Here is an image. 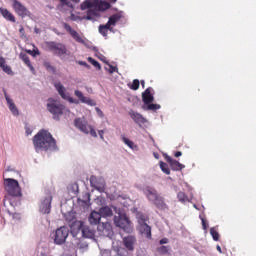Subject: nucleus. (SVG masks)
I'll return each instance as SVG.
<instances>
[{
  "label": "nucleus",
  "instance_id": "nucleus-1",
  "mask_svg": "<svg viewBox=\"0 0 256 256\" xmlns=\"http://www.w3.org/2000/svg\"><path fill=\"white\" fill-rule=\"evenodd\" d=\"M36 151H55L57 149V141L45 129L40 130L32 139Z\"/></svg>",
  "mask_w": 256,
  "mask_h": 256
},
{
  "label": "nucleus",
  "instance_id": "nucleus-2",
  "mask_svg": "<svg viewBox=\"0 0 256 256\" xmlns=\"http://www.w3.org/2000/svg\"><path fill=\"white\" fill-rule=\"evenodd\" d=\"M143 193L147 197L148 201L153 203V205L156 207V209H159V211L169 209V206H167V203H165V198L161 196V194H159L155 188L147 186L144 188Z\"/></svg>",
  "mask_w": 256,
  "mask_h": 256
},
{
  "label": "nucleus",
  "instance_id": "nucleus-3",
  "mask_svg": "<svg viewBox=\"0 0 256 256\" xmlns=\"http://www.w3.org/2000/svg\"><path fill=\"white\" fill-rule=\"evenodd\" d=\"M101 213L97 211L91 212L89 216V222L91 225H98V231H101L104 235H107V237H113V227L111 226V223H100L101 221Z\"/></svg>",
  "mask_w": 256,
  "mask_h": 256
},
{
  "label": "nucleus",
  "instance_id": "nucleus-4",
  "mask_svg": "<svg viewBox=\"0 0 256 256\" xmlns=\"http://www.w3.org/2000/svg\"><path fill=\"white\" fill-rule=\"evenodd\" d=\"M46 51H50L53 55L57 57H63V55H67V46L65 44L55 41L45 42Z\"/></svg>",
  "mask_w": 256,
  "mask_h": 256
},
{
  "label": "nucleus",
  "instance_id": "nucleus-5",
  "mask_svg": "<svg viewBox=\"0 0 256 256\" xmlns=\"http://www.w3.org/2000/svg\"><path fill=\"white\" fill-rule=\"evenodd\" d=\"M4 189L8 196H23V193L21 192V186H19V181L13 178L4 179Z\"/></svg>",
  "mask_w": 256,
  "mask_h": 256
},
{
  "label": "nucleus",
  "instance_id": "nucleus-6",
  "mask_svg": "<svg viewBox=\"0 0 256 256\" xmlns=\"http://www.w3.org/2000/svg\"><path fill=\"white\" fill-rule=\"evenodd\" d=\"M74 126L76 127V129H79V131H81L85 135H89L90 133L91 137L97 138V132L95 131V128L89 125L85 118H76L74 120Z\"/></svg>",
  "mask_w": 256,
  "mask_h": 256
},
{
  "label": "nucleus",
  "instance_id": "nucleus-7",
  "mask_svg": "<svg viewBox=\"0 0 256 256\" xmlns=\"http://www.w3.org/2000/svg\"><path fill=\"white\" fill-rule=\"evenodd\" d=\"M95 7V0H85L81 5L80 9L82 11H85V9H89L87 11L86 16H83L80 18L81 21L86 20V21H95V17H97V13L95 10H92L91 8Z\"/></svg>",
  "mask_w": 256,
  "mask_h": 256
},
{
  "label": "nucleus",
  "instance_id": "nucleus-8",
  "mask_svg": "<svg viewBox=\"0 0 256 256\" xmlns=\"http://www.w3.org/2000/svg\"><path fill=\"white\" fill-rule=\"evenodd\" d=\"M47 109L49 113H51L54 117H59V115H63V112L65 111V105L61 104L59 101L53 98H49Z\"/></svg>",
  "mask_w": 256,
  "mask_h": 256
},
{
  "label": "nucleus",
  "instance_id": "nucleus-9",
  "mask_svg": "<svg viewBox=\"0 0 256 256\" xmlns=\"http://www.w3.org/2000/svg\"><path fill=\"white\" fill-rule=\"evenodd\" d=\"M114 223L116 227L123 229L126 233H131L133 228L131 227V221L126 215L119 214L118 216L114 217Z\"/></svg>",
  "mask_w": 256,
  "mask_h": 256
},
{
  "label": "nucleus",
  "instance_id": "nucleus-10",
  "mask_svg": "<svg viewBox=\"0 0 256 256\" xmlns=\"http://www.w3.org/2000/svg\"><path fill=\"white\" fill-rule=\"evenodd\" d=\"M67 237H69V228L66 226L58 228L54 234L55 245H63L67 241Z\"/></svg>",
  "mask_w": 256,
  "mask_h": 256
},
{
  "label": "nucleus",
  "instance_id": "nucleus-11",
  "mask_svg": "<svg viewBox=\"0 0 256 256\" xmlns=\"http://www.w3.org/2000/svg\"><path fill=\"white\" fill-rule=\"evenodd\" d=\"M52 201H53L52 195L46 196L40 204V213H43L44 215H49L51 213Z\"/></svg>",
  "mask_w": 256,
  "mask_h": 256
},
{
  "label": "nucleus",
  "instance_id": "nucleus-12",
  "mask_svg": "<svg viewBox=\"0 0 256 256\" xmlns=\"http://www.w3.org/2000/svg\"><path fill=\"white\" fill-rule=\"evenodd\" d=\"M54 87L56 88V90L58 91L60 97H62V99H66V101H69V103H79V101H76L75 99H73V97L69 96V94H67V92H65V86H63V84H61V82L56 83L54 85Z\"/></svg>",
  "mask_w": 256,
  "mask_h": 256
},
{
  "label": "nucleus",
  "instance_id": "nucleus-13",
  "mask_svg": "<svg viewBox=\"0 0 256 256\" xmlns=\"http://www.w3.org/2000/svg\"><path fill=\"white\" fill-rule=\"evenodd\" d=\"M12 7L15 13L19 15V17H27V15H29V10L27 9V7H25V5H22V3L18 0H14Z\"/></svg>",
  "mask_w": 256,
  "mask_h": 256
},
{
  "label": "nucleus",
  "instance_id": "nucleus-14",
  "mask_svg": "<svg viewBox=\"0 0 256 256\" xmlns=\"http://www.w3.org/2000/svg\"><path fill=\"white\" fill-rule=\"evenodd\" d=\"M21 197L22 196L13 195L5 196L4 207H7V205H10V207H12L13 209H15V207H19V205H21Z\"/></svg>",
  "mask_w": 256,
  "mask_h": 256
},
{
  "label": "nucleus",
  "instance_id": "nucleus-15",
  "mask_svg": "<svg viewBox=\"0 0 256 256\" xmlns=\"http://www.w3.org/2000/svg\"><path fill=\"white\" fill-rule=\"evenodd\" d=\"M63 27L67 31V33L71 35L72 39L76 40L77 43H85V40H83L81 35H79V32L71 28V25L64 23Z\"/></svg>",
  "mask_w": 256,
  "mask_h": 256
},
{
  "label": "nucleus",
  "instance_id": "nucleus-16",
  "mask_svg": "<svg viewBox=\"0 0 256 256\" xmlns=\"http://www.w3.org/2000/svg\"><path fill=\"white\" fill-rule=\"evenodd\" d=\"M85 226L83 225V221L75 220L70 224V231L73 235V237H77L79 233L83 232V228Z\"/></svg>",
  "mask_w": 256,
  "mask_h": 256
},
{
  "label": "nucleus",
  "instance_id": "nucleus-17",
  "mask_svg": "<svg viewBox=\"0 0 256 256\" xmlns=\"http://www.w3.org/2000/svg\"><path fill=\"white\" fill-rule=\"evenodd\" d=\"M129 115H130L131 119L134 121V123H136V125H139V127H141V125H145V123H147V118L143 117L141 115V113L131 110L129 112Z\"/></svg>",
  "mask_w": 256,
  "mask_h": 256
},
{
  "label": "nucleus",
  "instance_id": "nucleus-18",
  "mask_svg": "<svg viewBox=\"0 0 256 256\" xmlns=\"http://www.w3.org/2000/svg\"><path fill=\"white\" fill-rule=\"evenodd\" d=\"M135 243H137V238H135V236H127L123 238V245L127 251H135Z\"/></svg>",
  "mask_w": 256,
  "mask_h": 256
},
{
  "label": "nucleus",
  "instance_id": "nucleus-19",
  "mask_svg": "<svg viewBox=\"0 0 256 256\" xmlns=\"http://www.w3.org/2000/svg\"><path fill=\"white\" fill-rule=\"evenodd\" d=\"M74 95L81 101V103H85L86 105H90V107H95V105H97V103L94 102V100H92L89 97H85L83 95V92H81L79 90H75Z\"/></svg>",
  "mask_w": 256,
  "mask_h": 256
},
{
  "label": "nucleus",
  "instance_id": "nucleus-20",
  "mask_svg": "<svg viewBox=\"0 0 256 256\" xmlns=\"http://www.w3.org/2000/svg\"><path fill=\"white\" fill-rule=\"evenodd\" d=\"M165 159L167 163H169L172 171H183V169H185V165L175 159H172L170 156H166Z\"/></svg>",
  "mask_w": 256,
  "mask_h": 256
},
{
  "label": "nucleus",
  "instance_id": "nucleus-21",
  "mask_svg": "<svg viewBox=\"0 0 256 256\" xmlns=\"http://www.w3.org/2000/svg\"><path fill=\"white\" fill-rule=\"evenodd\" d=\"M153 88L149 87L142 93V101L144 105H149V103H153L155 101V97L153 96Z\"/></svg>",
  "mask_w": 256,
  "mask_h": 256
},
{
  "label": "nucleus",
  "instance_id": "nucleus-22",
  "mask_svg": "<svg viewBox=\"0 0 256 256\" xmlns=\"http://www.w3.org/2000/svg\"><path fill=\"white\" fill-rule=\"evenodd\" d=\"M138 231L141 233V235H144L146 239H151V226H149L147 223L139 224Z\"/></svg>",
  "mask_w": 256,
  "mask_h": 256
},
{
  "label": "nucleus",
  "instance_id": "nucleus-23",
  "mask_svg": "<svg viewBox=\"0 0 256 256\" xmlns=\"http://www.w3.org/2000/svg\"><path fill=\"white\" fill-rule=\"evenodd\" d=\"M111 7V3L105 0H94V9L98 11H107Z\"/></svg>",
  "mask_w": 256,
  "mask_h": 256
},
{
  "label": "nucleus",
  "instance_id": "nucleus-24",
  "mask_svg": "<svg viewBox=\"0 0 256 256\" xmlns=\"http://www.w3.org/2000/svg\"><path fill=\"white\" fill-rule=\"evenodd\" d=\"M0 14L6 21H10V23H15V16L13 13L7 10V8H0Z\"/></svg>",
  "mask_w": 256,
  "mask_h": 256
},
{
  "label": "nucleus",
  "instance_id": "nucleus-25",
  "mask_svg": "<svg viewBox=\"0 0 256 256\" xmlns=\"http://www.w3.org/2000/svg\"><path fill=\"white\" fill-rule=\"evenodd\" d=\"M20 59L29 67L30 71L35 74V67H33V64H31V60L29 59V56L26 53L21 52L19 55Z\"/></svg>",
  "mask_w": 256,
  "mask_h": 256
},
{
  "label": "nucleus",
  "instance_id": "nucleus-26",
  "mask_svg": "<svg viewBox=\"0 0 256 256\" xmlns=\"http://www.w3.org/2000/svg\"><path fill=\"white\" fill-rule=\"evenodd\" d=\"M5 99L7 101V105L11 113H13L14 115H19V110L17 109V106L13 102V99L9 98L7 94H5Z\"/></svg>",
  "mask_w": 256,
  "mask_h": 256
},
{
  "label": "nucleus",
  "instance_id": "nucleus-27",
  "mask_svg": "<svg viewBox=\"0 0 256 256\" xmlns=\"http://www.w3.org/2000/svg\"><path fill=\"white\" fill-rule=\"evenodd\" d=\"M61 7H69V9H75V5L80 3V0H58Z\"/></svg>",
  "mask_w": 256,
  "mask_h": 256
},
{
  "label": "nucleus",
  "instance_id": "nucleus-28",
  "mask_svg": "<svg viewBox=\"0 0 256 256\" xmlns=\"http://www.w3.org/2000/svg\"><path fill=\"white\" fill-rule=\"evenodd\" d=\"M81 233L82 237H85L86 239H93V237H95V230L89 228L88 226H84Z\"/></svg>",
  "mask_w": 256,
  "mask_h": 256
},
{
  "label": "nucleus",
  "instance_id": "nucleus-29",
  "mask_svg": "<svg viewBox=\"0 0 256 256\" xmlns=\"http://www.w3.org/2000/svg\"><path fill=\"white\" fill-rule=\"evenodd\" d=\"M83 198L84 199L78 198V205H81V207H89V203L91 201V194L85 193Z\"/></svg>",
  "mask_w": 256,
  "mask_h": 256
},
{
  "label": "nucleus",
  "instance_id": "nucleus-30",
  "mask_svg": "<svg viewBox=\"0 0 256 256\" xmlns=\"http://www.w3.org/2000/svg\"><path fill=\"white\" fill-rule=\"evenodd\" d=\"M142 109H144V111H158V109H161V105L153 104L152 102V103L143 105Z\"/></svg>",
  "mask_w": 256,
  "mask_h": 256
},
{
  "label": "nucleus",
  "instance_id": "nucleus-31",
  "mask_svg": "<svg viewBox=\"0 0 256 256\" xmlns=\"http://www.w3.org/2000/svg\"><path fill=\"white\" fill-rule=\"evenodd\" d=\"M99 213L101 217H111V215H113V210H111L109 206H105L100 208Z\"/></svg>",
  "mask_w": 256,
  "mask_h": 256
},
{
  "label": "nucleus",
  "instance_id": "nucleus-32",
  "mask_svg": "<svg viewBox=\"0 0 256 256\" xmlns=\"http://www.w3.org/2000/svg\"><path fill=\"white\" fill-rule=\"evenodd\" d=\"M110 25L112 27H115V25H117L118 21H121V15L120 14H114L112 16L109 17Z\"/></svg>",
  "mask_w": 256,
  "mask_h": 256
},
{
  "label": "nucleus",
  "instance_id": "nucleus-33",
  "mask_svg": "<svg viewBox=\"0 0 256 256\" xmlns=\"http://www.w3.org/2000/svg\"><path fill=\"white\" fill-rule=\"evenodd\" d=\"M160 169L165 173V175H171V170L169 169V165L163 161H160Z\"/></svg>",
  "mask_w": 256,
  "mask_h": 256
},
{
  "label": "nucleus",
  "instance_id": "nucleus-34",
  "mask_svg": "<svg viewBox=\"0 0 256 256\" xmlns=\"http://www.w3.org/2000/svg\"><path fill=\"white\" fill-rule=\"evenodd\" d=\"M177 197H178V201H180V203H187V201H189L187 194H185L184 192H179Z\"/></svg>",
  "mask_w": 256,
  "mask_h": 256
},
{
  "label": "nucleus",
  "instance_id": "nucleus-35",
  "mask_svg": "<svg viewBox=\"0 0 256 256\" xmlns=\"http://www.w3.org/2000/svg\"><path fill=\"white\" fill-rule=\"evenodd\" d=\"M96 180H97V178L95 176H92L90 178L91 187H94V189H97L98 191H103V188L99 187V185H97V182H95Z\"/></svg>",
  "mask_w": 256,
  "mask_h": 256
},
{
  "label": "nucleus",
  "instance_id": "nucleus-36",
  "mask_svg": "<svg viewBox=\"0 0 256 256\" xmlns=\"http://www.w3.org/2000/svg\"><path fill=\"white\" fill-rule=\"evenodd\" d=\"M139 85H140V82L138 79H134L132 84H129V89H131L132 91H137V89H139Z\"/></svg>",
  "mask_w": 256,
  "mask_h": 256
},
{
  "label": "nucleus",
  "instance_id": "nucleus-37",
  "mask_svg": "<svg viewBox=\"0 0 256 256\" xmlns=\"http://www.w3.org/2000/svg\"><path fill=\"white\" fill-rule=\"evenodd\" d=\"M98 31L100 33V35L102 37H105V39H107V35L109 33V30L107 28H105L104 26L100 25L99 28H98Z\"/></svg>",
  "mask_w": 256,
  "mask_h": 256
},
{
  "label": "nucleus",
  "instance_id": "nucleus-38",
  "mask_svg": "<svg viewBox=\"0 0 256 256\" xmlns=\"http://www.w3.org/2000/svg\"><path fill=\"white\" fill-rule=\"evenodd\" d=\"M8 213H9V215H11V217H12V219H14V221H20L21 213L13 212V210H10V209H8Z\"/></svg>",
  "mask_w": 256,
  "mask_h": 256
},
{
  "label": "nucleus",
  "instance_id": "nucleus-39",
  "mask_svg": "<svg viewBox=\"0 0 256 256\" xmlns=\"http://www.w3.org/2000/svg\"><path fill=\"white\" fill-rule=\"evenodd\" d=\"M88 62H90L91 65H93L94 67H96V69L101 71V64H99L97 60L93 59L92 57H88Z\"/></svg>",
  "mask_w": 256,
  "mask_h": 256
},
{
  "label": "nucleus",
  "instance_id": "nucleus-40",
  "mask_svg": "<svg viewBox=\"0 0 256 256\" xmlns=\"http://www.w3.org/2000/svg\"><path fill=\"white\" fill-rule=\"evenodd\" d=\"M210 235L212 236L214 241H219V232H217L215 228L210 229Z\"/></svg>",
  "mask_w": 256,
  "mask_h": 256
},
{
  "label": "nucleus",
  "instance_id": "nucleus-41",
  "mask_svg": "<svg viewBox=\"0 0 256 256\" xmlns=\"http://www.w3.org/2000/svg\"><path fill=\"white\" fill-rule=\"evenodd\" d=\"M122 141L123 143H125V145H127L130 149H133V146L135 145V143H133V141L129 140L127 137L123 136L122 137Z\"/></svg>",
  "mask_w": 256,
  "mask_h": 256
},
{
  "label": "nucleus",
  "instance_id": "nucleus-42",
  "mask_svg": "<svg viewBox=\"0 0 256 256\" xmlns=\"http://www.w3.org/2000/svg\"><path fill=\"white\" fill-rule=\"evenodd\" d=\"M157 251L160 253V255H167V253H169V247L161 246L157 249Z\"/></svg>",
  "mask_w": 256,
  "mask_h": 256
},
{
  "label": "nucleus",
  "instance_id": "nucleus-43",
  "mask_svg": "<svg viewBox=\"0 0 256 256\" xmlns=\"http://www.w3.org/2000/svg\"><path fill=\"white\" fill-rule=\"evenodd\" d=\"M149 221V217L145 216V214H140L138 217V223L141 225V223H147Z\"/></svg>",
  "mask_w": 256,
  "mask_h": 256
},
{
  "label": "nucleus",
  "instance_id": "nucleus-44",
  "mask_svg": "<svg viewBox=\"0 0 256 256\" xmlns=\"http://www.w3.org/2000/svg\"><path fill=\"white\" fill-rule=\"evenodd\" d=\"M2 71H4V73H7V75H13V70L10 68L9 65L4 64L2 67Z\"/></svg>",
  "mask_w": 256,
  "mask_h": 256
},
{
  "label": "nucleus",
  "instance_id": "nucleus-45",
  "mask_svg": "<svg viewBox=\"0 0 256 256\" xmlns=\"http://www.w3.org/2000/svg\"><path fill=\"white\" fill-rule=\"evenodd\" d=\"M44 67L45 69H47L48 71H51L52 73H55V67H53L51 65V63L49 62H44Z\"/></svg>",
  "mask_w": 256,
  "mask_h": 256
},
{
  "label": "nucleus",
  "instance_id": "nucleus-46",
  "mask_svg": "<svg viewBox=\"0 0 256 256\" xmlns=\"http://www.w3.org/2000/svg\"><path fill=\"white\" fill-rule=\"evenodd\" d=\"M101 26L110 31L111 33H113V26L109 21L106 24H101Z\"/></svg>",
  "mask_w": 256,
  "mask_h": 256
},
{
  "label": "nucleus",
  "instance_id": "nucleus-47",
  "mask_svg": "<svg viewBox=\"0 0 256 256\" xmlns=\"http://www.w3.org/2000/svg\"><path fill=\"white\" fill-rule=\"evenodd\" d=\"M108 65H109V70H108V72H109L110 74L117 73V71H119V69L117 68V66H113V65H111V64H108Z\"/></svg>",
  "mask_w": 256,
  "mask_h": 256
},
{
  "label": "nucleus",
  "instance_id": "nucleus-48",
  "mask_svg": "<svg viewBox=\"0 0 256 256\" xmlns=\"http://www.w3.org/2000/svg\"><path fill=\"white\" fill-rule=\"evenodd\" d=\"M95 111H96V113H97V115H98L99 117H101V118L105 117V114H103V111L101 110V108L96 107V108H95Z\"/></svg>",
  "mask_w": 256,
  "mask_h": 256
},
{
  "label": "nucleus",
  "instance_id": "nucleus-49",
  "mask_svg": "<svg viewBox=\"0 0 256 256\" xmlns=\"http://www.w3.org/2000/svg\"><path fill=\"white\" fill-rule=\"evenodd\" d=\"M25 132L26 135H31L33 133V129H31V127H29V125H25Z\"/></svg>",
  "mask_w": 256,
  "mask_h": 256
},
{
  "label": "nucleus",
  "instance_id": "nucleus-50",
  "mask_svg": "<svg viewBox=\"0 0 256 256\" xmlns=\"http://www.w3.org/2000/svg\"><path fill=\"white\" fill-rule=\"evenodd\" d=\"M200 219L202 221V226H203L204 231H207V227H209V225H207V222L205 221V218L200 216Z\"/></svg>",
  "mask_w": 256,
  "mask_h": 256
},
{
  "label": "nucleus",
  "instance_id": "nucleus-51",
  "mask_svg": "<svg viewBox=\"0 0 256 256\" xmlns=\"http://www.w3.org/2000/svg\"><path fill=\"white\" fill-rule=\"evenodd\" d=\"M19 33H20L21 39H23V37H25V28H23V26L20 27Z\"/></svg>",
  "mask_w": 256,
  "mask_h": 256
},
{
  "label": "nucleus",
  "instance_id": "nucleus-52",
  "mask_svg": "<svg viewBox=\"0 0 256 256\" xmlns=\"http://www.w3.org/2000/svg\"><path fill=\"white\" fill-rule=\"evenodd\" d=\"M98 135H99L100 139H102V141L105 140V137L103 136V135H105V130H99Z\"/></svg>",
  "mask_w": 256,
  "mask_h": 256
},
{
  "label": "nucleus",
  "instance_id": "nucleus-53",
  "mask_svg": "<svg viewBox=\"0 0 256 256\" xmlns=\"http://www.w3.org/2000/svg\"><path fill=\"white\" fill-rule=\"evenodd\" d=\"M167 243H169V239L167 238H163L160 240V245H166Z\"/></svg>",
  "mask_w": 256,
  "mask_h": 256
},
{
  "label": "nucleus",
  "instance_id": "nucleus-54",
  "mask_svg": "<svg viewBox=\"0 0 256 256\" xmlns=\"http://www.w3.org/2000/svg\"><path fill=\"white\" fill-rule=\"evenodd\" d=\"M5 58L0 57V68L2 69V67L5 65Z\"/></svg>",
  "mask_w": 256,
  "mask_h": 256
},
{
  "label": "nucleus",
  "instance_id": "nucleus-55",
  "mask_svg": "<svg viewBox=\"0 0 256 256\" xmlns=\"http://www.w3.org/2000/svg\"><path fill=\"white\" fill-rule=\"evenodd\" d=\"M79 65H82L83 67H89V64L85 61H79Z\"/></svg>",
  "mask_w": 256,
  "mask_h": 256
},
{
  "label": "nucleus",
  "instance_id": "nucleus-56",
  "mask_svg": "<svg viewBox=\"0 0 256 256\" xmlns=\"http://www.w3.org/2000/svg\"><path fill=\"white\" fill-rule=\"evenodd\" d=\"M181 155H183V153L181 151H177L174 153L175 157H181Z\"/></svg>",
  "mask_w": 256,
  "mask_h": 256
},
{
  "label": "nucleus",
  "instance_id": "nucleus-57",
  "mask_svg": "<svg viewBox=\"0 0 256 256\" xmlns=\"http://www.w3.org/2000/svg\"><path fill=\"white\" fill-rule=\"evenodd\" d=\"M140 84L142 85V88L145 89V80H141Z\"/></svg>",
  "mask_w": 256,
  "mask_h": 256
},
{
  "label": "nucleus",
  "instance_id": "nucleus-58",
  "mask_svg": "<svg viewBox=\"0 0 256 256\" xmlns=\"http://www.w3.org/2000/svg\"><path fill=\"white\" fill-rule=\"evenodd\" d=\"M216 249H217L218 252L223 253V251L221 250V246L217 245Z\"/></svg>",
  "mask_w": 256,
  "mask_h": 256
},
{
  "label": "nucleus",
  "instance_id": "nucleus-59",
  "mask_svg": "<svg viewBox=\"0 0 256 256\" xmlns=\"http://www.w3.org/2000/svg\"><path fill=\"white\" fill-rule=\"evenodd\" d=\"M109 1H110V3H112V4L117 3V0H109Z\"/></svg>",
  "mask_w": 256,
  "mask_h": 256
},
{
  "label": "nucleus",
  "instance_id": "nucleus-60",
  "mask_svg": "<svg viewBox=\"0 0 256 256\" xmlns=\"http://www.w3.org/2000/svg\"><path fill=\"white\" fill-rule=\"evenodd\" d=\"M27 53H29L30 55L33 54V52L31 50H27Z\"/></svg>",
  "mask_w": 256,
  "mask_h": 256
},
{
  "label": "nucleus",
  "instance_id": "nucleus-61",
  "mask_svg": "<svg viewBox=\"0 0 256 256\" xmlns=\"http://www.w3.org/2000/svg\"><path fill=\"white\" fill-rule=\"evenodd\" d=\"M93 51H98L97 47H94V48H93Z\"/></svg>",
  "mask_w": 256,
  "mask_h": 256
},
{
  "label": "nucleus",
  "instance_id": "nucleus-62",
  "mask_svg": "<svg viewBox=\"0 0 256 256\" xmlns=\"http://www.w3.org/2000/svg\"><path fill=\"white\" fill-rule=\"evenodd\" d=\"M36 55H40L39 50H38V51H36Z\"/></svg>",
  "mask_w": 256,
  "mask_h": 256
},
{
  "label": "nucleus",
  "instance_id": "nucleus-63",
  "mask_svg": "<svg viewBox=\"0 0 256 256\" xmlns=\"http://www.w3.org/2000/svg\"><path fill=\"white\" fill-rule=\"evenodd\" d=\"M195 209H197V205H194Z\"/></svg>",
  "mask_w": 256,
  "mask_h": 256
},
{
  "label": "nucleus",
  "instance_id": "nucleus-64",
  "mask_svg": "<svg viewBox=\"0 0 256 256\" xmlns=\"http://www.w3.org/2000/svg\"><path fill=\"white\" fill-rule=\"evenodd\" d=\"M13 1V3L15 2V0H12Z\"/></svg>",
  "mask_w": 256,
  "mask_h": 256
}]
</instances>
